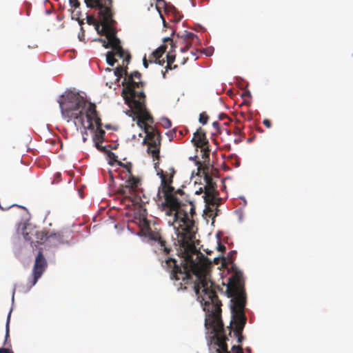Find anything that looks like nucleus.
<instances>
[{
	"mask_svg": "<svg viewBox=\"0 0 353 353\" xmlns=\"http://www.w3.org/2000/svg\"><path fill=\"white\" fill-rule=\"evenodd\" d=\"M143 232L148 239L162 268L169 273L170 279L174 281L178 290H186L188 285H191L204 309V305L199 297L204 294L202 291L203 288L201 287L202 283L205 287H208L209 291H212L221 301L216 293V288L219 289V287L216 286L210 278L212 263L207 257L200 252H194L187 254L185 263L179 265L174 257L172 245L154 224L151 226L146 219H143Z\"/></svg>",
	"mask_w": 353,
	"mask_h": 353,
	"instance_id": "1",
	"label": "nucleus"
},
{
	"mask_svg": "<svg viewBox=\"0 0 353 353\" xmlns=\"http://www.w3.org/2000/svg\"><path fill=\"white\" fill-rule=\"evenodd\" d=\"M143 232L148 239L162 268L169 273L170 279L174 281L178 290H186L188 285H191L204 309V305L199 297L204 294L202 291L203 288L201 287L202 283L205 287H208L209 291H212L221 301L216 293V288L219 289V287L216 286L210 278L212 263L207 257L200 252H194L187 254L185 263L179 265L174 257L172 245L154 224L151 226L146 219H143Z\"/></svg>",
	"mask_w": 353,
	"mask_h": 353,
	"instance_id": "2",
	"label": "nucleus"
},
{
	"mask_svg": "<svg viewBox=\"0 0 353 353\" xmlns=\"http://www.w3.org/2000/svg\"><path fill=\"white\" fill-rule=\"evenodd\" d=\"M203 285L201 283V287L203 288L204 294L199 297L204 305L205 327L210 334L207 336L210 353H243L239 345H233L232 352L228 351L226 343L228 337L221 319V304L208 287Z\"/></svg>",
	"mask_w": 353,
	"mask_h": 353,
	"instance_id": "3",
	"label": "nucleus"
},
{
	"mask_svg": "<svg viewBox=\"0 0 353 353\" xmlns=\"http://www.w3.org/2000/svg\"><path fill=\"white\" fill-rule=\"evenodd\" d=\"M226 293L231 297L232 320L229 326L225 328L227 336H231L232 331L237 338V342L241 343L243 340L242 332L246 323V316L244 308L246 303V294L244 288L243 273L235 270L233 275L229 278L226 286Z\"/></svg>",
	"mask_w": 353,
	"mask_h": 353,
	"instance_id": "4",
	"label": "nucleus"
},
{
	"mask_svg": "<svg viewBox=\"0 0 353 353\" xmlns=\"http://www.w3.org/2000/svg\"><path fill=\"white\" fill-rule=\"evenodd\" d=\"M63 118L70 122L74 121L77 128L85 126L84 112L86 100L78 92L67 91L58 100Z\"/></svg>",
	"mask_w": 353,
	"mask_h": 353,
	"instance_id": "5",
	"label": "nucleus"
},
{
	"mask_svg": "<svg viewBox=\"0 0 353 353\" xmlns=\"http://www.w3.org/2000/svg\"><path fill=\"white\" fill-rule=\"evenodd\" d=\"M177 198L180 200H183L181 202L179 207L173 210L170 208V211L174 212L173 222L177 223L176 233L179 238V242L182 246H186L189 245V242L194 238V222L190 219L188 216L187 212H183L181 214V208L185 205V202L188 203L190 205V213L192 216L195 214V206L192 201L188 199V196L184 193L183 196L179 195Z\"/></svg>",
	"mask_w": 353,
	"mask_h": 353,
	"instance_id": "6",
	"label": "nucleus"
},
{
	"mask_svg": "<svg viewBox=\"0 0 353 353\" xmlns=\"http://www.w3.org/2000/svg\"><path fill=\"white\" fill-rule=\"evenodd\" d=\"M136 110H133V114L137 117V125L143 130L146 134L143 142L147 141L148 145V152L151 154L153 160H159V152L161 146V133L153 126L148 123H153L154 119L147 109H143V105H137Z\"/></svg>",
	"mask_w": 353,
	"mask_h": 353,
	"instance_id": "7",
	"label": "nucleus"
},
{
	"mask_svg": "<svg viewBox=\"0 0 353 353\" xmlns=\"http://www.w3.org/2000/svg\"><path fill=\"white\" fill-rule=\"evenodd\" d=\"M144 82L141 81V74L139 71H134L125 77L122 81L123 86L121 96L125 103L132 109L136 110L137 105L145 107V94L143 90Z\"/></svg>",
	"mask_w": 353,
	"mask_h": 353,
	"instance_id": "8",
	"label": "nucleus"
},
{
	"mask_svg": "<svg viewBox=\"0 0 353 353\" xmlns=\"http://www.w3.org/2000/svg\"><path fill=\"white\" fill-rule=\"evenodd\" d=\"M115 21H106L102 23L103 27L101 31L105 34L108 39V43L105 46V48H111L112 50L108 51L106 54V61L108 65L113 66L117 62L116 57L123 59V63L128 65L131 60L130 52L125 51L121 46L120 39L117 37V32L113 28Z\"/></svg>",
	"mask_w": 353,
	"mask_h": 353,
	"instance_id": "9",
	"label": "nucleus"
},
{
	"mask_svg": "<svg viewBox=\"0 0 353 353\" xmlns=\"http://www.w3.org/2000/svg\"><path fill=\"white\" fill-rule=\"evenodd\" d=\"M158 164V161L155 163L154 168L157 170V175L161 179L159 194L161 192L163 194L165 205L167 207L176 210L179 207L181 202H183V200H180L177 198V195L183 196L184 192L181 189L175 190L174 188L172 185L173 183V177L175 174L174 169L171 168L169 170V173H167L162 169H160Z\"/></svg>",
	"mask_w": 353,
	"mask_h": 353,
	"instance_id": "10",
	"label": "nucleus"
},
{
	"mask_svg": "<svg viewBox=\"0 0 353 353\" xmlns=\"http://www.w3.org/2000/svg\"><path fill=\"white\" fill-rule=\"evenodd\" d=\"M88 8H97L102 17V23L106 21H113V12L112 11V0H84Z\"/></svg>",
	"mask_w": 353,
	"mask_h": 353,
	"instance_id": "11",
	"label": "nucleus"
},
{
	"mask_svg": "<svg viewBox=\"0 0 353 353\" xmlns=\"http://www.w3.org/2000/svg\"><path fill=\"white\" fill-rule=\"evenodd\" d=\"M48 267V263L44 257L42 251L39 250L35 258L34 264L32 268V273L27 283L28 288H32L38 281Z\"/></svg>",
	"mask_w": 353,
	"mask_h": 353,
	"instance_id": "12",
	"label": "nucleus"
},
{
	"mask_svg": "<svg viewBox=\"0 0 353 353\" xmlns=\"http://www.w3.org/2000/svg\"><path fill=\"white\" fill-rule=\"evenodd\" d=\"M125 177L127 179L125 181V184L118 190V193L125 198L132 199L136 195L141 181L139 177L134 175H129Z\"/></svg>",
	"mask_w": 353,
	"mask_h": 353,
	"instance_id": "13",
	"label": "nucleus"
},
{
	"mask_svg": "<svg viewBox=\"0 0 353 353\" xmlns=\"http://www.w3.org/2000/svg\"><path fill=\"white\" fill-rule=\"evenodd\" d=\"M85 117L87 120L85 121V126L83 127L84 129L94 130V123L97 128H101V120L98 115L95 104L91 103L88 104L84 114Z\"/></svg>",
	"mask_w": 353,
	"mask_h": 353,
	"instance_id": "14",
	"label": "nucleus"
},
{
	"mask_svg": "<svg viewBox=\"0 0 353 353\" xmlns=\"http://www.w3.org/2000/svg\"><path fill=\"white\" fill-rule=\"evenodd\" d=\"M166 45H161L157 49H156L149 57V61L150 63H158L160 65H163L165 63V59H161L163 54L166 50Z\"/></svg>",
	"mask_w": 353,
	"mask_h": 353,
	"instance_id": "15",
	"label": "nucleus"
},
{
	"mask_svg": "<svg viewBox=\"0 0 353 353\" xmlns=\"http://www.w3.org/2000/svg\"><path fill=\"white\" fill-rule=\"evenodd\" d=\"M192 141L197 148H203L208 144L205 132L201 127L194 133Z\"/></svg>",
	"mask_w": 353,
	"mask_h": 353,
	"instance_id": "16",
	"label": "nucleus"
},
{
	"mask_svg": "<svg viewBox=\"0 0 353 353\" xmlns=\"http://www.w3.org/2000/svg\"><path fill=\"white\" fill-rule=\"evenodd\" d=\"M99 17L100 18V21H97L94 16L87 15L86 16L87 23L90 25H94L95 29L97 31V32L101 35H105V34L103 32V31H101V28L103 27V25L101 23L102 17H101V15L99 14Z\"/></svg>",
	"mask_w": 353,
	"mask_h": 353,
	"instance_id": "17",
	"label": "nucleus"
},
{
	"mask_svg": "<svg viewBox=\"0 0 353 353\" xmlns=\"http://www.w3.org/2000/svg\"><path fill=\"white\" fill-rule=\"evenodd\" d=\"M114 74L117 77V81H119V79L123 77H124V78H125V77H128V65H126V63H123V65L117 66L114 69Z\"/></svg>",
	"mask_w": 353,
	"mask_h": 353,
	"instance_id": "18",
	"label": "nucleus"
},
{
	"mask_svg": "<svg viewBox=\"0 0 353 353\" xmlns=\"http://www.w3.org/2000/svg\"><path fill=\"white\" fill-rule=\"evenodd\" d=\"M214 192H215V190L204 191V193H205L204 200H205V202L208 205H217V203H216L217 199L214 194Z\"/></svg>",
	"mask_w": 353,
	"mask_h": 353,
	"instance_id": "19",
	"label": "nucleus"
},
{
	"mask_svg": "<svg viewBox=\"0 0 353 353\" xmlns=\"http://www.w3.org/2000/svg\"><path fill=\"white\" fill-rule=\"evenodd\" d=\"M204 180L205 181V185L204 187L205 191L215 190L216 183L214 182L213 179L208 173L205 174Z\"/></svg>",
	"mask_w": 353,
	"mask_h": 353,
	"instance_id": "20",
	"label": "nucleus"
},
{
	"mask_svg": "<svg viewBox=\"0 0 353 353\" xmlns=\"http://www.w3.org/2000/svg\"><path fill=\"white\" fill-rule=\"evenodd\" d=\"M181 38L183 40V42H190L194 40L198 41V37L195 34L191 32L184 31L182 34L180 36Z\"/></svg>",
	"mask_w": 353,
	"mask_h": 353,
	"instance_id": "21",
	"label": "nucleus"
},
{
	"mask_svg": "<svg viewBox=\"0 0 353 353\" xmlns=\"http://www.w3.org/2000/svg\"><path fill=\"white\" fill-rule=\"evenodd\" d=\"M166 59H167V65L165 66V69H166V71H168V70L172 69V64L175 61V55L170 54V53H168L166 55ZM176 67H177V65H174L173 68H176Z\"/></svg>",
	"mask_w": 353,
	"mask_h": 353,
	"instance_id": "22",
	"label": "nucleus"
},
{
	"mask_svg": "<svg viewBox=\"0 0 353 353\" xmlns=\"http://www.w3.org/2000/svg\"><path fill=\"white\" fill-rule=\"evenodd\" d=\"M13 206H17L18 208H21L23 210H26V208L25 207L21 206V205H15L14 203H10L4 202V201H3V203H1L0 202V208L2 210H9L10 208H12Z\"/></svg>",
	"mask_w": 353,
	"mask_h": 353,
	"instance_id": "23",
	"label": "nucleus"
},
{
	"mask_svg": "<svg viewBox=\"0 0 353 353\" xmlns=\"http://www.w3.org/2000/svg\"><path fill=\"white\" fill-rule=\"evenodd\" d=\"M118 165L124 168L127 170L128 173L125 176H129V175H133L132 172V164L130 162H128L127 163H123L121 161H118Z\"/></svg>",
	"mask_w": 353,
	"mask_h": 353,
	"instance_id": "24",
	"label": "nucleus"
},
{
	"mask_svg": "<svg viewBox=\"0 0 353 353\" xmlns=\"http://www.w3.org/2000/svg\"><path fill=\"white\" fill-rule=\"evenodd\" d=\"M172 14H173V17H172L170 21H174V22H179L181 21V19L182 18V15H181L179 12H177L175 8H173Z\"/></svg>",
	"mask_w": 353,
	"mask_h": 353,
	"instance_id": "25",
	"label": "nucleus"
},
{
	"mask_svg": "<svg viewBox=\"0 0 353 353\" xmlns=\"http://www.w3.org/2000/svg\"><path fill=\"white\" fill-rule=\"evenodd\" d=\"M105 131L103 130H102L101 128H97V132H96V134H95V137L97 138V140L100 141H103V136L105 134Z\"/></svg>",
	"mask_w": 353,
	"mask_h": 353,
	"instance_id": "26",
	"label": "nucleus"
},
{
	"mask_svg": "<svg viewBox=\"0 0 353 353\" xmlns=\"http://www.w3.org/2000/svg\"><path fill=\"white\" fill-rule=\"evenodd\" d=\"M208 119L209 117L205 112L201 113L199 115V122L203 125H205L208 123Z\"/></svg>",
	"mask_w": 353,
	"mask_h": 353,
	"instance_id": "27",
	"label": "nucleus"
},
{
	"mask_svg": "<svg viewBox=\"0 0 353 353\" xmlns=\"http://www.w3.org/2000/svg\"><path fill=\"white\" fill-rule=\"evenodd\" d=\"M161 125L164 128H169L172 125L171 121L168 118L162 119Z\"/></svg>",
	"mask_w": 353,
	"mask_h": 353,
	"instance_id": "28",
	"label": "nucleus"
},
{
	"mask_svg": "<svg viewBox=\"0 0 353 353\" xmlns=\"http://www.w3.org/2000/svg\"><path fill=\"white\" fill-rule=\"evenodd\" d=\"M176 129H173L172 130L168 131L166 132V135L169 138V141H171L174 137H176Z\"/></svg>",
	"mask_w": 353,
	"mask_h": 353,
	"instance_id": "29",
	"label": "nucleus"
},
{
	"mask_svg": "<svg viewBox=\"0 0 353 353\" xmlns=\"http://www.w3.org/2000/svg\"><path fill=\"white\" fill-rule=\"evenodd\" d=\"M102 141H101V140H100V141H99V140H98V141H97V142L95 143V146H96V148H97L99 150H100V151H101V152H105V151H106L105 146H103V145H101V142H102Z\"/></svg>",
	"mask_w": 353,
	"mask_h": 353,
	"instance_id": "30",
	"label": "nucleus"
},
{
	"mask_svg": "<svg viewBox=\"0 0 353 353\" xmlns=\"http://www.w3.org/2000/svg\"><path fill=\"white\" fill-rule=\"evenodd\" d=\"M184 46L181 48V51L182 52H187L192 46V43L190 42H183Z\"/></svg>",
	"mask_w": 353,
	"mask_h": 353,
	"instance_id": "31",
	"label": "nucleus"
},
{
	"mask_svg": "<svg viewBox=\"0 0 353 353\" xmlns=\"http://www.w3.org/2000/svg\"><path fill=\"white\" fill-rule=\"evenodd\" d=\"M9 322H10V316H8L7 323H6V339H5V344L7 343L8 338L9 337Z\"/></svg>",
	"mask_w": 353,
	"mask_h": 353,
	"instance_id": "32",
	"label": "nucleus"
},
{
	"mask_svg": "<svg viewBox=\"0 0 353 353\" xmlns=\"http://www.w3.org/2000/svg\"><path fill=\"white\" fill-rule=\"evenodd\" d=\"M70 3L72 6V7L76 8H79L80 6V2L79 0H70Z\"/></svg>",
	"mask_w": 353,
	"mask_h": 353,
	"instance_id": "33",
	"label": "nucleus"
},
{
	"mask_svg": "<svg viewBox=\"0 0 353 353\" xmlns=\"http://www.w3.org/2000/svg\"><path fill=\"white\" fill-rule=\"evenodd\" d=\"M163 42H170L171 44V48H174L175 44L173 42V40L170 37H165L163 39Z\"/></svg>",
	"mask_w": 353,
	"mask_h": 353,
	"instance_id": "34",
	"label": "nucleus"
},
{
	"mask_svg": "<svg viewBox=\"0 0 353 353\" xmlns=\"http://www.w3.org/2000/svg\"><path fill=\"white\" fill-rule=\"evenodd\" d=\"M109 157H110V161H116L118 163V161H117L116 158H117V156L115 155L114 153L112 152H109V154H108ZM110 164H112V162H110Z\"/></svg>",
	"mask_w": 353,
	"mask_h": 353,
	"instance_id": "35",
	"label": "nucleus"
},
{
	"mask_svg": "<svg viewBox=\"0 0 353 353\" xmlns=\"http://www.w3.org/2000/svg\"><path fill=\"white\" fill-rule=\"evenodd\" d=\"M263 125H264L266 128H271V127H272V122H271V121H270V120H269V119H264V120L263 121Z\"/></svg>",
	"mask_w": 353,
	"mask_h": 353,
	"instance_id": "36",
	"label": "nucleus"
},
{
	"mask_svg": "<svg viewBox=\"0 0 353 353\" xmlns=\"http://www.w3.org/2000/svg\"><path fill=\"white\" fill-rule=\"evenodd\" d=\"M61 173L60 172H57L55 174H54V181L53 183H59L61 180Z\"/></svg>",
	"mask_w": 353,
	"mask_h": 353,
	"instance_id": "37",
	"label": "nucleus"
},
{
	"mask_svg": "<svg viewBox=\"0 0 353 353\" xmlns=\"http://www.w3.org/2000/svg\"><path fill=\"white\" fill-rule=\"evenodd\" d=\"M218 250L222 252H224L225 250V246L222 245L221 243H219Z\"/></svg>",
	"mask_w": 353,
	"mask_h": 353,
	"instance_id": "38",
	"label": "nucleus"
},
{
	"mask_svg": "<svg viewBox=\"0 0 353 353\" xmlns=\"http://www.w3.org/2000/svg\"><path fill=\"white\" fill-rule=\"evenodd\" d=\"M0 353H13L8 348L0 347Z\"/></svg>",
	"mask_w": 353,
	"mask_h": 353,
	"instance_id": "39",
	"label": "nucleus"
},
{
	"mask_svg": "<svg viewBox=\"0 0 353 353\" xmlns=\"http://www.w3.org/2000/svg\"><path fill=\"white\" fill-rule=\"evenodd\" d=\"M241 134V128L239 127H236L234 130V134L240 135Z\"/></svg>",
	"mask_w": 353,
	"mask_h": 353,
	"instance_id": "40",
	"label": "nucleus"
},
{
	"mask_svg": "<svg viewBox=\"0 0 353 353\" xmlns=\"http://www.w3.org/2000/svg\"><path fill=\"white\" fill-rule=\"evenodd\" d=\"M76 16H77V21H79V23L80 26H82L83 24V20H80L79 19V15H80V13L79 12H77L76 14H75Z\"/></svg>",
	"mask_w": 353,
	"mask_h": 353,
	"instance_id": "41",
	"label": "nucleus"
},
{
	"mask_svg": "<svg viewBox=\"0 0 353 353\" xmlns=\"http://www.w3.org/2000/svg\"><path fill=\"white\" fill-rule=\"evenodd\" d=\"M99 41L103 43V46L104 47V45L105 46L108 43V39L105 37V39H99Z\"/></svg>",
	"mask_w": 353,
	"mask_h": 353,
	"instance_id": "42",
	"label": "nucleus"
},
{
	"mask_svg": "<svg viewBox=\"0 0 353 353\" xmlns=\"http://www.w3.org/2000/svg\"><path fill=\"white\" fill-rule=\"evenodd\" d=\"M143 65L145 68L148 67V63L145 57H144L143 59Z\"/></svg>",
	"mask_w": 353,
	"mask_h": 353,
	"instance_id": "43",
	"label": "nucleus"
},
{
	"mask_svg": "<svg viewBox=\"0 0 353 353\" xmlns=\"http://www.w3.org/2000/svg\"><path fill=\"white\" fill-rule=\"evenodd\" d=\"M36 234H37V235L40 234V235L41 236V239H41V241H42V240L43 239V237H44V236H45L42 232H36Z\"/></svg>",
	"mask_w": 353,
	"mask_h": 353,
	"instance_id": "44",
	"label": "nucleus"
},
{
	"mask_svg": "<svg viewBox=\"0 0 353 353\" xmlns=\"http://www.w3.org/2000/svg\"><path fill=\"white\" fill-rule=\"evenodd\" d=\"M109 175H110V179L111 181H113V179H114V177H113V174H112V172L111 171H109Z\"/></svg>",
	"mask_w": 353,
	"mask_h": 353,
	"instance_id": "45",
	"label": "nucleus"
},
{
	"mask_svg": "<svg viewBox=\"0 0 353 353\" xmlns=\"http://www.w3.org/2000/svg\"><path fill=\"white\" fill-rule=\"evenodd\" d=\"M202 192H203V188H200L199 190L196 191L195 194H200Z\"/></svg>",
	"mask_w": 353,
	"mask_h": 353,
	"instance_id": "46",
	"label": "nucleus"
},
{
	"mask_svg": "<svg viewBox=\"0 0 353 353\" xmlns=\"http://www.w3.org/2000/svg\"><path fill=\"white\" fill-rule=\"evenodd\" d=\"M162 19H163V26H164V27H167V23H166V21H165V19H164L163 17H162Z\"/></svg>",
	"mask_w": 353,
	"mask_h": 353,
	"instance_id": "47",
	"label": "nucleus"
},
{
	"mask_svg": "<svg viewBox=\"0 0 353 353\" xmlns=\"http://www.w3.org/2000/svg\"><path fill=\"white\" fill-rule=\"evenodd\" d=\"M179 134L181 137L183 136V131L182 130H179Z\"/></svg>",
	"mask_w": 353,
	"mask_h": 353,
	"instance_id": "48",
	"label": "nucleus"
},
{
	"mask_svg": "<svg viewBox=\"0 0 353 353\" xmlns=\"http://www.w3.org/2000/svg\"><path fill=\"white\" fill-rule=\"evenodd\" d=\"M213 125H214V126L219 125V123H218V122H214V123H213Z\"/></svg>",
	"mask_w": 353,
	"mask_h": 353,
	"instance_id": "49",
	"label": "nucleus"
},
{
	"mask_svg": "<svg viewBox=\"0 0 353 353\" xmlns=\"http://www.w3.org/2000/svg\"><path fill=\"white\" fill-rule=\"evenodd\" d=\"M157 3L165 2L164 0H156Z\"/></svg>",
	"mask_w": 353,
	"mask_h": 353,
	"instance_id": "50",
	"label": "nucleus"
},
{
	"mask_svg": "<svg viewBox=\"0 0 353 353\" xmlns=\"http://www.w3.org/2000/svg\"><path fill=\"white\" fill-rule=\"evenodd\" d=\"M191 53L193 55V57H195L196 55V53L194 52L193 51H192Z\"/></svg>",
	"mask_w": 353,
	"mask_h": 353,
	"instance_id": "51",
	"label": "nucleus"
},
{
	"mask_svg": "<svg viewBox=\"0 0 353 353\" xmlns=\"http://www.w3.org/2000/svg\"><path fill=\"white\" fill-rule=\"evenodd\" d=\"M83 36H80V35H79V40H81H81H82V39H81V38H83Z\"/></svg>",
	"mask_w": 353,
	"mask_h": 353,
	"instance_id": "52",
	"label": "nucleus"
},
{
	"mask_svg": "<svg viewBox=\"0 0 353 353\" xmlns=\"http://www.w3.org/2000/svg\"><path fill=\"white\" fill-rule=\"evenodd\" d=\"M83 36H80V35H79V40H81H81H82V39H81V38H83Z\"/></svg>",
	"mask_w": 353,
	"mask_h": 353,
	"instance_id": "53",
	"label": "nucleus"
},
{
	"mask_svg": "<svg viewBox=\"0 0 353 353\" xmlns=\"http://www.w3.org/2000/svg\"><path fill=\"white\" fill-rule=\"evenodd\" d=\"M258 130H259V132H263V130H262L261 128H258Z\"/></svg>",
	"mask_w": 353,
	"mask_h": 353,
	"instance_id": "54",
	"label": "nucleus"
},
{
	"mask_svg": "<svg viewBox=\"0 0 353 353\" xmlns=\"http://www.w3.org/2000/svg\"><path fill=\"white\" fill-rule=\"evenodd\" d=\"M29 241H31V242H33V240H31V239H28Z\"/></svg>",
	"mask_w": 353,
	"mask_h": 353,
	"instance_id": "55",
	"label": "nucleus"
},
{
	"mask_svg": "<svg viewBox=\"0 0 353 353\" xmlns=\"http://www.w3.org/2000/svg\"><path fill=\"white\" fill-rule=\"evenodd\" d=\"M207 55H208V56H210V55H211V54H210V53H208V54H207Z\"/></svg>",
	"mask_w": 353,
	"mask_h": 353,
	"instance_id": "56",
	"label": "nucleus"
}]
</instances>
